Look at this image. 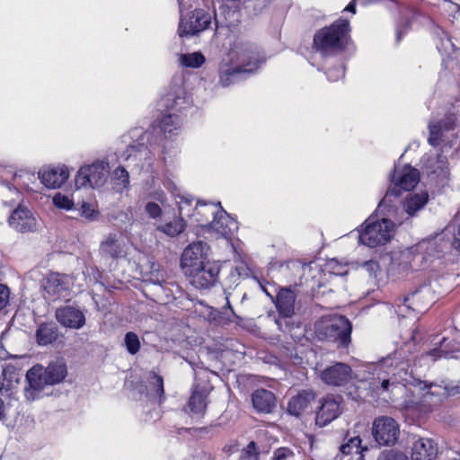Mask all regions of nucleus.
Listing matches in <instances>:
<instances>
[{
  "mask_svg": "<svg viewBox=\"0 0 460 460\" xmlns=\"http://www.w3.org/2000/svg\"><path fill=\"white\" fill-rule=\"evenodd\" d=\"M229 58L232 64H224L219 69L222 86L241 84L267 61V56L262 49L250 41L240 39L233 43Z\"/></svg>",
  "mask_w": 460,
  "mask_h": 460,
  "instance_id": "nucleus-1",
  "label": "nucleus"
},
{
  "mask_svg": "<svg viewBox=\"0 0 460 460\" xmlns=\"http://www.w3.org/2000/svg\"><path fill=\"white\" fill-rule=\"evenodd\" d=\"M412 372L409 363L399 361L396 355L387 357L372 367V388L380 393L387 392L390 386L408 381Z\"/></svg>",
  "mask_w": 460,
  "mask_h": 460,
  "instance_id": "nucleus-2",
  "label": "nucleus"
},
{
  "mask_svg": "<svg viewBox=\"0 0 460 460\" xmlns=\"http://www.w3.org/2000/svg\"><path fill=\"white\" fill-rule=\"evenodd\" d=\"M190 104L191 100L187 95L186 88H170V91L160 99L159 107L169 111L159 124L165 137L175 136L181 130V120L174 111L186 109Z\"/></svg>",
  "mask_w": 460,
  "mask_h": 460,
  "instance_id": "nucleus-3",
  "label": "nucleus"
},
{
  "mask_svg": "<svg viewBox=\"0 0 460 460\" xmlns=\"http://www.w3.org/2000/svg\"><path fill=\"white\" fill-rule=\"evenodd\" d=\"M349 31V22L347 20H338L316 31L314 48L323 55L342 49L347 44Z\"/></svg>",
  "mask_w": 460,
  "mask_h": 460,
  "instance_id": "nucleus-4",
  "label": "nucleus"
},
{
  "mask_svg": "<svg viewBox=\"0 0 460 460\" xmlns=\"http://www.w3.org/2000/svg\"><path fill=\"white\" fill-rule=\"evenodd\" d=\"M358 232L360 243L368 247H376L387 243L392 239L395 232V225L387 218L374 220L368 217Z\"/></svg>",
  "mask_w": 460,
  "mask_h": 460,
  "instance_id": "nucleus-5",
  "label": "nucleus"
},
{
  "mask_svg": "<svg viewBox=\"0 0 460 460\" xmlns=\"http://www.w3.org/2000/svg\"><path fill=\"white\" fill-rule=\"evenodd\" d=\"M351 324L342 315H332L323 319L316 327L321 340L337 342L340 346H347L350 342Z\"/></svg>",
  "mask_w": 460,
  "mask_h": 460,
  "instance_id": "nucleus-6",
  "label": "nucleus"
},
{
  "mask_svg": "<svg viewBox=\"0 0 460 460\" xmlns=\"http://www.w3.org/2000/svg\"><path fill=\"white\" fill-rule=\"evenodd\" d=\"M110 172L109 162L96 160L91 164L82 166L75 176L77 188L100 189L107 182Z\"/></svg>",
  "mask_w": 460,
  "mask_h": 460,
  "instance_id": "nucleus-7",
  "label": "nucleus"
},
{
  "mask_svg": "<svg viewBox=\"0 0 460 460\" xmlns=\"http://www.w3.org/2000/svg\"><path fill=\"white\" fill-rule=\"evenodd\" d=\"M460 351V332L456 329L447 330L442 338L434 342V348L421 355L420 359L435 362L440 358H454Z\"/></svg>",
  "mask_w": 460,
  "mask_h": 460,
  "instance_id": "nucleus-8",
  "label": "nucleus"
},
{
  "mask_svg": "<svg viewBox=\"0 0 460 460\" xmlns=\"http://www.w3.org/2000/svg\"><path fill=\"white\" fill-rule=\"evenodd\" d=\"M420 181L419 172L405 165L402 168L394 167V173L391 176L392 185L388 188L383 202L389 200L390 197H399L402 190H412Z\"/></svg>",
  "mask_w": 460,
  "mask_h": 460,
  "instance_id": "nucleus-9",
  "label": "nucleus"
},
{
  "mask_svg": "<svg viewBox=\"0 0 460 460\" xmlns=\"http://www.w3.org/2000/svg\"><path fill=\"white\" fill-rule=\"evenodd\" d=\"M124 141L128 142L130 139L127 146L126 151L122 155L125 160L128 161L133 159L135 161L146 160L150 155V149L148 143L150 141L151 133L144 131L141 128H136L129 131L128 136H124Z\"/></svg>",
  "mask_w": 460,
  "mask_h": 460,
  "instance_id": "nucleus-10",
  "label": "nucleus"
},
{
  "mask_svg": "<svg viewBox=\"0 0 460 460\" xmlns=\"http://www.w3.org/2000/svg\"><path fill=\"white\" fill-rule=\"evenodd\" d=\"M220 273V265L217 261H207L203 265L186 271L190 283L197 289H209L216 286Z\"/></svg>",
  "mask_w": 460,
  "mask_h": 460,
  "instance_id": "nucleus-11",
  "label": "nucleus"
},
{
  "mask_svg": "<svg viewBox=\"0 0 460 460\" xmlns=\"http://www.w3.org/2000/svg\"><path fill=\"white\" fill-rule=\"evenodd\" d=\"M212 24V15L204 10H195L189 15L181 14L180 25H179V35L183 36H193L206 29H208Z\"/></svg>",
  "mask_w": 460,
  "mask_h": 460,
  "instance_id": "nucleus-12",
  "label": "nucleus"
},
{
  "mask_svg": "<svg viewBox=\"0 0 460 460\" xmlns=\"http://www.w3.org/2000/svg\"><path fill=\"white\" fill-rule=\"evenodd\" d=\"M209 246L203 241L192 242L182 252L180 265L184 273L190 269L207 263L208 261Z\"/></svg>",
  "mask_w": 460,
  "mask_h": 460,
  "instance_id": "nucleus-13",
  "label": "nucleus"
},
{
  "mask_svg": "<svg viewBox=\"0 0 460 460\" xmlns=\"http://www.w3.org/2000/svg\"><path fill=\"white\" fill-rule=\"evenodd\" d=\"M372 433L380 446H392L398 439L399 425L391 417H378L373 422Z\"/></svg>",
  "mask_w": 460,
  "mask_h": 460,
  "instance_id": "nucleus-14",
  "label": "nucleus"
},
{
  "mask_svg": "<svg viewBox=\"0 0 460 460\" xmlns=\"http://www.w3.org/2000/svg\"><path fill=\"white\" fill-rule=\"evenodd\" d=\"M7 223L14 231L22 234L33 233L38 229V220L33 212L22 205L11 212Z\"/></svg>",
  "mask_w": 460,
  "mask_h": 460,
  "instance_id": "nucleus-15",
  "label": "nucleus"
},
{
  "mask_svg": "<svg viewBox=\"0 0 460 460\" xmlns=\"http://www.w3.org/2000/svg\"><path fill=\"white\" fill-rule=\"evenodd\" d=\"M423 259V255L419 252V246H411L402 252L393 253L389 270L392 273H407L418 266L417 261H420Z\"/></svg>",
  "mask_w": 460,
  "mask_h": 460,
  "instance_id": "nucleus-16",
  "label": "nucleus"
},
{
  "mask_svg": "<svg viewBox=\"0 0 460 460\" xmlns=\"http://www.w3.org/2000/svg\"><path fill=\"white\" fill-rule=\"evenodd\" d=\"M430 295V288L427 286L421 287L402 299L396 302L395 313L399 317H407L412 312L422 313L426 310V305H422L421 299Z\"/></svg>",
  "mask_w": 460,
  "mask_h": 460,
  "instance_id": "nucleus-17",
  "label": "nucleus"
},
{
  "mask_svg": "<svg viewBox=\"0 0 460 460\" xmlns=\"http://www.w3.org/2000/svg\"><path fill=\"white\" fill-rule=\"evenodd\" d=\"M237 229L236 221L224 209L217 213V217L204 230V233L211 234L216 239L224 238L230 240Z\"/></svg>",
  "mask_w": 460,
  "mask_h": 460,
  "instance_id": "nucleus-18",
  "label": "nucleus"
},
{
  "mask_svg": "<svg viewBox=\"0 0 460 460\" xmlns=\"http://www.w3.org/2000/svg\"><path fill=\"white\" fill-rule=\"evenodd\" d=\"M148 280L155 287L157 298L163 303H170L172 299L176 298V294L180 292L177 286L165 282L164 274L159 270L158 264H151Z\"/></svg>",
  "mask_w": 460,
  "mask_h": 460,
  "instance_id": "nucleus-19",
  "label": "nucleus"
},
{
  "mask_svg": "<svg viewBox=\"0 0 460 460\" xmlns=\"http://www.w3.org/2000/svg\"><path fill=\"white\" fill-rule=\"evenodd\" d=\"M28 386L24 389L25 397L29 401H34L40 397V393L49 385L44 367L35 365L26 374Z\"/></svg>",
  "mask_w": 460,
  "mask_h": 460,
  "instance_id": "nucleus-20",
  "label": "nucleus"
},
{
  "mask_svg": "<svg viewBox=\"0 0 460 460\" xmlns=\"http://www.w3.org/2000/svg\"><path fill=\"white\" fill-rule=\"evenodd\" d=\"M320 378L328 385L341 386L351 380L352 370L348 364L337 362L324 368L320 374Z\"/></svg>",
  "mask_w": 460,
  "mask_h": 460,
  "instance_id": "nucleus-21",
  "label": "nucleus"
},
{
  "mask_svg": "<svg viewBox=\"0 0 460 460\" xmlns=\"http://www.w3.org/2000/svg\"><path fill=\"white\" fill-rule=\"evenodd\" d=\"M192 202V199L180 197V201L178 202L179 217H175L172 221L158 226L156 229L171 237L181 234L186 228V223L182 217L183 215H186L184 210L187 207L191 206Z\"/></svg>",
  "mask_w": 460,
  "mask_h": 460,
  "instance_id": "nucleus-22",
  "label": "nucleus"
},
{
  "mask_svg": "<svg viewBox=\"0 0 460 460\" xmlns=\"http://www.w3.org/2000/svg\"><path fill=\"white\" fill-rule=\"evenodd\" d=\"M128 245L119 234H109L100 244L102 257L119 259L127 255Z\"/></svg>",
  "mask_w": 460,
  "mask_h": 460,
  "instance_id": "nucleus-23",
  "label": "nucleus"
},
{
  "mask_svg": "<svg viewBox=\"0 0 460 460\" xmlns=\"http://www.w3.org/2000/svg\"><path fill=\"white\" fill-rule=\"evenodd\" d=\"M56 318L61 325L70 329H81L85 324L84 313L78 307L73 305L58 308Z\"/></svg>",
  "mask_w": 460,
  "mask_h": 460,
  "instance_id": "nucleus-24",
  "label": "nucleus"
},
{
  "mask_svg": "<svg viewBox=\"0 0 460 460\" xmlns=\"http://www.w3.org/2000/svg\"><path fill=\"white\" fill-rule=\"evenodd\" d=\"M69 172L66 167H46L39 172L41 183L49 189L60 188L68 179Z\"/></svg>",
  "mask_w": 460,
  "mask_h": 460,
  "instance_id": "nucleus-25",
  "label": "nucleus"
},
{
  "mask_svg": "<svg viewBox=\"0 0 460 460\" xmlns=\"http://www.w3.org/2000/svg\"><path fill=\"white\" fill-rule=\"evenodd\" d=\"M455 120L452 117H447L445 119H432L429 124V136L428 141L429 145L438 146L444 143L446 133L454 128Z\"/></svg>",
  "mask_w": 460,
  "mask_h": 460,
  "instance_id": "nucleus-26",
  "label": "nucleus"
},
{
  "mask_svg": "<svg viewBox=\"0 0 460 460\" xmlns=\"http://www.w3.org/2000/svg\"><path fill=\"white\" fill-rule=\"evenodd\" d=\"M341 413L340 401L332 397L323 399L319 411L316 413V424L323 427L335 420Z\"/></svg>",
  "mask_w": 460,
  "mask_h": 460,
  "instance_id": "nucleus-27",
  "label": "nucleus"
},
{
  "mask_svg": "<svg viewBox=\"0 0 460 460\" xmlns=\"http://www.w3.org/2000/svg\"><path fill=\"white\" fill-rule=\"evenodd\" d=\"M459 393L458 388L448 389L435 384L428 386L427 392L423 394L422 402L429 407L440 404L444 399Z\"/></svg>",
  "mask_w": 460,
  "mask_h": 460,
  "instance_id": "nucleus-28",
  "label": "nucleus"
},
{
  "mask_svg": "<svg viewBox=\"0 0 460 460\" xmlns=\"http://www.w3.org/2000/svg\"><path fill=\"white\" fill-rule=\"evenodd\" d=\"M438 448L433 440L419 438L414 440L411 447V460H434Z\"/></svg>",
  "mask_w": 460,
  "mask_h": 460,
  "instance_id": "nucleus-29",
  "label": "nucleus"
},
{
  "mask_svg": "<svg viewBox=\"0 0 460 460\" xmlns=\"http://www.w3.org/2000/svg\"><path fill=\"white\" fill-rule=\"evenodd\" d=\"M70 278L58 272L50 273L44 284L45 291L53 297H59L70 287Z\"/></svg>",
  "mask_w": 460,
  "mask_h": 460,
  "instance_id": "nucleus-30",
  "label": "nucleus"
},
{
  "mask_svg": "<svg viewBox=\"0 0 460 460\" xmlns=\"http://www.w3.org/2000/svg\"><path fill=\"white\" fill-rule=\"evenodd\" d=\"M314 397V394L311 390L301 391L289 400L288 403V413L299 417L302 413L310 409Z\"/></svg>",
  "mask_w": 460,
  "mask_h": 460,
  "instance_id": "nucleus-31",
  "label": "nucleus"
},
{
  "mask_svg": "<svg viewBox=\"0 0 460 460\" xmlns=\"http://www.w3.org/2000/svg\"><path fill=\"white\" fill-rule=\"evenodd\" d=\"M423 166L429 174H435L442 178H447L449 174L447 158L441 154L430 155L424 157Z\"/></svg>",
  "mask_w": 460,
  "mask_h": 460,
  "instance_id": "nucleus-32",
  "label": "nucleus"
},
{
  "mask_svg": "<svg viewBox=\"0 0 460 460\" xmlns=\"http://www.w3.org/2000/svg\"><path fill=\"white\" fill-rule=\"evenodd\" d=\"M221 210L223 209L217 206L199 202L196 204L194 213L190 215V217H195L198 226L205 230ZM186 215L189 216V214Z\"/></svg>",
  "mask_w": 460,
  "mask_h": 460,
  "instance_id": "nucleus-33",
  "label": "nucleus"
},
{
  "mask_svg": "<svg viewBox=\"0 0 460 460\" xmlns=\"http://www.w3.org/2000/svg\"><path fill=\"white\" fill-rule=\"evenodd\" d=\"M296 294L289 288H281L276 296V307L283 317H291L295 312Z\"/></svg>",
  "mask_w": 460,
  "mask_h": 460,
  "instance_id": "nucleus-34",
  "label": "nucleus"
},
{
  "mask_svg": "<svg viewBox=\"0 0 460 460\" xmlns=\"http://www.w3.org/2000/svg\"><path fill=\"white\" fill-rule=\"evenodd\" d=\"M252 401L258 412L270 413L275 407V395L265 389L256 390L252 394Z\"/></svg>",
  "mask_w": 460,
  "mask_h": 460,
  "instance_id": "nucleus-35",
  "label": "nucleus"
},
{
  "mask_svg": "<svg viewBox=\"0 0 460 460\" xmlns=\"http://www.w3.org/2000/svg\"><path fill=\"white\" fill-rule=\"evenodd\" d=\"M429 195L427 192L410 194L402 202V209L409 217H414L428 203Z\"/></svg>",
  "mask_w": 460,
  "mask_h": 460,
  "instance_id": "nucleus-36",
  "label": "nucleus"
},
{
  "mask_svg": "<svg viewBox=\"0 0 460 460\" xmlns=\"http://www.w3.org/2000/svg\"><path fill=\"white\" fill-rule=\"evenodd\" d=\"M49 385H54L64 380L66 376V366L61 361L50 363L44 368Z\"/></svg>",
  "mask_w": 460,
  "mask_h": 460,
  "instance_id": "nucleus-37",
  "label": "nucleus"
},
{
  "mask_svg": "<svg viewBox=\"0 0 460 460\" xmlns=\"http://www.w3.org/2000/svg\"><path fill=\"white\" fill-rule=\"evenodd\" d=\"M58 338V328L54 323H41L36 332L37 343L45 346L52 343Z\"/></svg>",
  "mask_w": 460,
  "mask_h": 460,
  "instance_id": "nucleus-38",
  "label": "nucleus"
},
{
  "mask_svg": "<svg viewBox=\"0 0 460 460\" xmlns=\"http://www.w3.org/2000/svg\"><path fill=\"white\" fill-rule=\"evenodd\" d=\"M367 447H361L359 437L350 438L347 443L340 447V451L344 456L353 455L355 460H365L364 452L367 451Z\"/></svg>",
  "mask_w": 460,
  "mask_h": 460,
  "instance_id": "nucleus-39",
  "label": "nucleus"
},
{
  "mask_svg": "<svg viewBox=\"0 0 460 460\" xmlns=\"http://www.w3.org/2000/svg\"><path fill=\"white\" fill-rule=\"evenodd\" d=\"M207 397L206 389L195 388L189 401L190 411L195 414H202L206 410Z\"/></svg>",
  "mask_w": 460,
  "mask_h": 460,
  "instance_id": "nucleus-40",
  "label": "nucleus"
},
{
  "mask_svg": "<svg viewBox=\"0 0 460 460\" xmlns=\"http://www.w3.org/2000/svg\"><path fill=\"white\" fill-rule=\"evenodd\" d=\"M111 181L119 190L128 189L129 186V174L124 167L118 166L111 173Z\"/></svg>",
  "mask_w": 460,
  "mask_h": 460,
  "instance_id": "nucleus-41",
  "label": "nucleus"
},
{
  "mask_svg": "<svg viewBox=\"0 0 460 460\" xmlns=\"http://www.w3.org/2000/svg\"><path fill=\"white\" fill-rule=\"evenodd\" d=\"M180 62L186 67L198 68L204 64L205 57L201 52L181 54L180 57Z\"/></svg>",
  "mask_w": 460,
  "mask_h": 460,
  "instance_id": "nucleus-42",
  "label": "nucleus"
},
{
  "mask_svg": "<svg viewBox=\"0 0 460 460\" xmlns=\"http://www.w3.org/2000/svg\"><path fill=\"white\" fill-rule=\"evenodd\" d=\"M124 344L128 352L131 355L137 354L140 349V341L137 336L133 332H128L126 333L124 338Z\"/></svg>",
  "mask_w": 460,
  "mask_h": 460,
  "instance_id": "nucleus-43",
  "label": "nucleus"
},
{
  "mask_svg": "<svg viewBox=\"0 0 460 460\" xmlns=\"http://www.w3.org/2000/svg\"><path fill=\"white\" fill-rule=\"evenodd\" d=\"M447 228H452L454 232V241L452 245L456 250L460 251V209L456 212Z\"/></svg>",
  "mask_w": 460,
  "mask_h": 460,
  "instance_id": "nucleus-44",
  "label": "nucleus"
},
{
  "mask_svg": "<svg viewBox=\"0 0 460 460\" xmlns=\"http://www.w3.org/2000/svg\"><path fill=\"white\" fill-rule=\"evenodd\" d=\"M54 205L62 209L69 210L72 208L74 203L72 199L68 196L63 195L61 193H57L53 197Z\"/></svg>",
  "mask_w": 460,
  "mask_h": 460,
  "instance_id": "nucleus-45",
  "label": "nucleus"
},
{
  "mask_svg": "<svg viewBox=\"0 0 460 460\" xmlns=\"http://www.w3.org/2000/svg\"><path fill=\"white\" fill-rule=\"evenodd\" d=\"M80 214L88 220H94L99 212L93 204L84 202L81 206Z\"/></svg>",
  "mask_w": 460,
  "mask_h": 460,
  "instance_id": "nucleus-46",
  "label": "nucleus"
},
{
  "mask_svg": "<svg viewBox=\"0 0 460 460\" xmlns=\"http://www.w3.org/2000/svg\"><path fill=\"white\" fill-rule=\"evenodd\" d=\"M377 460H409L408 456L394 450H385L378 456Z\"/></svg>",
  "mask_w": 460,
  "mask_h": 460,
  "instance_id": "nucleus-47",
  "label": "nucleus"
},
{
  "mask_svg": "<svg viewBox=\"0 0 460 460\" xmlns=\"http://www.w3.org/2000/svg\"><path fill=\"white\" fill-rule=\"evenodd\" d=\"M243 460H259V452L255 442L252 441L244 448L242 456Z\"/></svg>",
  "mask_w": 460,
  "mask_h": 460,
  "instance_id": "nucleus-48",
  "label": "nucleus"
},
{
  "mask_svg": "<svg viewBox=\"0 0 460 460\" xmlns=\"http://www.w3.org/2000/svg\"><path fill=\"white\" fill-rule=\"evenodd\" d=\"M145 211L153 219L160 218L162 216L161 207L154 201H149L146 204Z\"/></svg>",
  "mask_w": 460,
  "mask_h": 460,
  "instance_id": "nucleus-49",
  "label": "nucleus"
},
{
  "mask_svg": "<svg viewBox=\"0 0 460 460\" xmlns=\"http://www.w3.org/2000/svg\"><path fill=\"white\" fill-rule=\"evenodd\" d=\"M294 456V453L288 447H279L273 453L272 460H288Z\"/></svg>",
  "mask_w": 460,
  "mask_h": 460,
  "instance_id": "nucleus-50",
  "label": "nucleus"
},
{
  "mask_svg": "<svg viewBox=\"0 0 460 460\" xmlns=\"http://www.w3.org/2000/svg\"><path fill=\"white\" fill-rule=\"evenodd\" d=\"M327 76L331 82H336L344 76V68L341 66H337L327 72Z\"/></svg>",
  "mask_w": 460,
  "mask_h": 460,
  "instance_id": "nucleus-51",
  "label": "nucleus"
},
{
  "mask_svg": "<svg viewBox=\"0 0 460 460\" xmlns=\"http://www.w3.org/2000/svg\"><path fill=\"white\" fill-rule=\"evenodd\" d=\"M151 384L154 385L155 388V392L159 396H162L164 394V381L162 376L156 375L155 373H152L151 375Z\"/></svg>",
  "mask_w": 460,
  "mask_h": 460,
  "instance_id": "nucleus-52",
  "label": "nucleus"
},
{
  "mask_svg": "<svg viewBox=\"0 0 460 460\" xmlns=\"http://www.w3.org/2000/svg\"><path fill=\"white\" fill-rule=\"evenodd\" d=\"M362 268L367 272H368L369 276H376V273L377 272V270L379 269V265L376 261L370 260V261H365L362 264Z\"/></svg>",
  "mask_w": 460,
  "mask_h": 460,
  "instance_id": "nucleus-53",
  "label": "nucleus"
},
{
  "mask_svg": "<svg viewBox=\"0 0 460 460\" xmlns=\"http://www.w3.org/2000/svg\"><path fill=\"white\" fill-rule=\"evenodd\" d=\"M9 289L6 286L0 284V310L4 308L9 299Z\"/></svg>",
  "mask_w": 460,
  "mask_h": 460,
  "instance_id": "nucleus-54",
  "label": "nucleus"
},
{
  "mask_svg": "<svg viewBox=\"0 0 460 460\" xmlns=\"http://www.w3.org/2000/svg\"><path fill=\"white\" fill-rule=\"evenodd\" d=\"M149 197L155 200L161 202L162 204H164L166 201L165 193L162 190H155L150 193Z\"/></svg>",
  "mask_w": 460,
  "mask_h": 460,
  "instance_id": "nucleus-55",
  "label": "nucleus"
},
{
  "mask_svg": "<svg viewBox=\"0 0 460 460\" xmlns=\"http://www.w3.org/2000/svg\"><path fill=\"white\" fill-rule=\"evenodd\" d=\"M214 24H215V34H219L221 32V31L225 28V27H228V25L223 23L222 22H220L217 16V14H215V17H214Z\"/></svg>",
  "mask_w": 460,
  "mask_h": 460,
  "instance_id": "nucleus-56",
  "label": "nucleus"
},
{
  "mask_svg": "<svg viewBox=\"0 0 460 460\" xmlns=\"http://www.w3.org/2000/svg\"><path fill=\"white\" fill-rule=\"evenodd\" d=\"M409 22H407L405 27H397L396 29V40L400 41L402 40V34L407 31Z\"/></svg>",
  "mask_w": 460,
  "mask_h": 460,
  "instance_id": "nucleus-57",
  "label": "nucleus"
},
{
  "mask_svg": "<svg viewBox=\"0 0 460 460\" xmlns=\"http://www.w3.org/2000/svg\"><path fill=\"white\" fill-rule=\"evenodd\" d=\"M12 389V384H11V381L9 382V384L5 385L4 383H2L1 385H0V393L2 394H4V391L5 392H8L9 390Z\"/></svg>",
  "mask_w": 460,
  "mask_h": 460,
  "instance_id": "nucleus-58",
  "label": "nucleus"
},
{
  "mask_svg": "<svg viewBox=\"0 0 460 460\" xmlns=\"http://www.w3.org/2000/svg\"><path fill=\"white\" fill-rule=\"evenodd\" d=\"M346 11L356 13V0H352L345 8Z\"/></svg>",
  "mask_w": 460,
  "mask_h": 460,
  "instance_id": "nucleus-59",
  "label": "nucleus"
},
{
  "mask_svg": "<svg viewBox=\"0 0 460 460\" xmlns=\"http://www.w3.org/2000/svg\"><path fill=\"white\" fill-rule=\"evenodd\" d=\"M226 307H227L228 309H230V311H231V313H232V314H233L234 316H236V314H235V313H234V309H233V307H232V305H231V304H230V302H229V300H228V297H226Z\"/></svg>",
  "mask_w": 460,
  "mask_h": 460,
  "instance_id": "nucleus-60",
  "label": "nucleus"
},
{
  "mask_svg": "<svg viewBox=\"0 0 460 460\" xmlns=\"http://www.w3.org/2000/svg\"><path fill=\"white\" fill-rule=\"evenodd\" d=\"M447 146L445 144L443 146H442V152H444L446 149H447Z\"/></svg>",
  "mask_w": 460,
  "mask_h": 460,
  "instance_id": "nucleus-61",
  "label": "nucleus"
},
{
  "mask_svg": "<svg viewBox=\"0 0 460 460\" xmlns=\"http://www.w3.org/2000/svg\"><path fill=\"white\" fill-rule=\"evenodd\" d=\"M6 374H7V369H4L3 370V376L5 377L6 376Z\"/></svg>",
  "mask_w": 460,
  "mask_h": 460,
  "instance_id": "nucleus-62",
  "label": "nucleus"
},
{
  "mask_svg": "<svg viewBox=\"0 0 460 460\" xmlns=\"http://www.w3.org/2000/svg\"><path fill=\"white\" fill-rule=\"evenodd\" d=\"M277 323H278V325L280 327V325H281V322H280V321H277Z\"/></svg>",
  "mask_w": 460,
  "mask_h": 460,
  "instance_id": "nucleus-63",
  "label": "nucleus"
},
{
  "mask_svg": "<svg viewBox=\"0 0 460 460\" xmlns=\"http://www.w3.org/2000/svg\"><path fill=\"white\" fill-rule=\"evenodd\" d=\"M179 4L181 5V0H178Z\"/></svg>",
  "mask_w": 460,
  "mask_h": 460,
  "instance_id": "nucleus-64",
  "label": "nucleus"
}]
</instances>
